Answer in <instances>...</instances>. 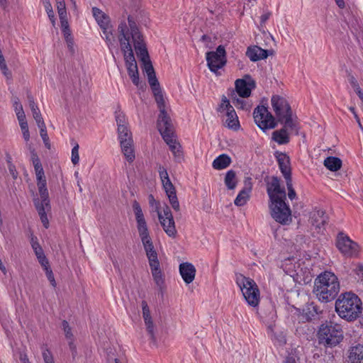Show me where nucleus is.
<instances>
[{
	"instance_id": "1",
	"label": "nucleus",
	"mask_w": 363,
	"mask_h": 363,
	"mask_svg": "<svg viewBox=\"0 0 363 363\" xmlns=\"http://www.w3.org/2000/svg\"><path fill=\"white\" fill-rule=\"evenodd\" d=\"M118 39L121 50L124 55V60L128 74L132 82L138 87L140 86L138 65L134 56L135 33H140L134 18L128 16L127 21H121L118 27Z\"/></svg>"
},
{
	"instance_id": "2",
	"label": "nucleus",
	"mask_w": 363,
	"mask_h": 363,
	"mask_svg": "<svg viewBox=\"0 0 363 363\" xmlns=\"http://www.w3.org/2000/svg\"><path fill=\"white\" fill-rule=\"evenodd\" d=\"M132 206L135 217L138 232L148 259L153 280L156 285L161 289L164 283V274L160 269L157 253L155 250L152 238L150 235L144 213L140 203L137 201L133 202Z\"/></svg>"
},
{
	"instance_id": "3",
	"label": "nucleus",
	"mask_w": 363,
	"mask_h": 363,
	"mask_svg": "<svg viewBox=\"0 0 363 363\" xmlns=\"http://www.w3.org/2000/svg\"><path fill=\"white\" fill-rule=\"evenodd\" d=\"M340 285L337 277L330 271L320 273L315 279L313 294L322 303L334 300L340 292Z\"/></svg>"
},
{
	"instance_id": "4",
	"label": "nucleus",
	"mask_w": 363,
	"mask_h": 363,
	"mask_svg": "<svg viewBox=\"0 0 363 363\" xmlns=\"http://www.w3.org/2000/svg\"><path fill=\"white\" fill-rule=\"evenodd\" d=\"M335 309L340 318L347 322H352L362 313V303L356 294L345 292L341 294L336 299Z\"/></svg>"
},
{
	"instance_id": "5",
	"label": "nucleus",
	"mask_w": 363,
	"mask_h": 363,
	"mask_svg": "<svg viewBox=\"0 0 363 363\" xmlns=\"http://www.w3.org/2000/svg\"><path fill=\"white\" fill-rule=\"evenodd\" d=\"M272 109L279 121L286 127H289L291 131L298 132L297 118L294 116L287 100L279 95H273L271 99Z\"/></svg>"
},
{
	"instance_id": "6",
	"label": "nucleus",
	"mask_w": 363,
	"mask_h": 363,
	"mask_svg": "<svg viewBox=\"0 0 363 363\" xmlns=\"http://www.w3.org/2000/svg\"><path fill=\"white\" fill-rule=\"evenodd\" d=\"M317 335L319 343L328 347H335L343 340L341 325L332 322L322 324Z\"/></svg>"
},
{
	"instance_id": "7",
	"label": "nucleus",
	"mask_w": 363,
	"mask_h": 363,
	"mask_svg": "<svg viewBox=\"0 0 363 363\" xmlns=\"http://www.w3.org/2000/svg\"><path fill=\"white\" fill-rule=\"evenodd\" d=\"M236 283L247 304L257 307L260 301V292L256 282L249 277L239 275L236 277Z\"/></svg>"
},
{
	"instance_id": "8",
	"label": "nucleus",
	"mask_w": 363,
	"mask_h": 363,
	"mask_svg": "<svg viewBox=\"0 0 363 363\" xmlns=\"http://www.w3.org/2000/svg\"><path fill=\"white\" fill-rule=\"evenodd\" d=\"M286 199L269 201V210L272 218L281 225H289L291 220V211L285 202Z\"/></svg>"
},
{
	"instance_id": "9",
	"label": "nucleus",
	"mask_w": 363,
	"mask_h": 363,
	"mask_svg": "<svg viewBox=\"0 0 363 363\" xmlns=\"http://www.w3.org/2000/svg\"><path fill=\"white\" fill-rule=\"evenodd\" d=\"M336 247L340 252L347 258H357L360 255L361 247L348 235L340 232L336 238Z\"/></svg>"
},
{
	"instance_id": "10",
	"label": "nucleus",
	"mask_w": 363,
	"mask_h": 363,
	"mask_svg": "<svg viewBox=\"0 0 363 363\" xmlns=\"http://www.w3.org/2000/svg\"><path fill=\"white\" fill-rule=\"evenodd\" d=\"M92 13L97 24L102 30V38L106 40L108 46L111 47L113 45L115 40L110 17L96 7L92 8Z\"/></svg>"
},
{
	"instance_id": "11",
	"label": "nucleus",
	"mask_w": 363,
	"mask_h": 363,
	"mask_svg": "<svg viewBox=\"0 0 363 363\" xmlns=\"http://www.w3.org/2000/svg\"><path fill=\"white\" fill-rule=\"evenodd\" d=\"M134 34V49L143 64V70L147 77L153 75L155 72L150 60L143 35L141 32L135 33Z\"/></svg>"
},
{
	"instance_id": "12",
	"label": "nucleus",
	"mask_w": 363,
	"mask_h": 363,
	"mask_svg": "<svg viewBox=\"0 0 363 363\" xmlns=\"http://www.w3.org/2000/svg\"><path fill=\"white\" fill-rule=\"evenodd\" d=\"M218 111L225 117L224 125L229 129L238 130L240 128L238 116L226 96H223Z\"/></svg>"
},
{
	"instance_id": "13",
	"label": "nucleus",
	"mask_w": 363,
	"mask_h": 363,
	"mask_svg": "<svg viewBox=\"0 0 363 363\" xmlns=\"http://www.w3.org/2000/svg\"><path fill=\"white\" fill-rule=\"evenodd\" d=\"M165 120L166 119L162 120L159 123L158 130L164 140L169 145L174 157L179 160L182 157L181 146L176 141L175 136L172 132L171 123H167Z\"/></svg>"
},
{
	"instance_id": "14",
	"label": "nucleus",
	"mask_w": 363,
	"mask_h": 363,
	"mask_svg": "<svg viewBox=\"0 0 363 363\" xmlns=\"http://www.w3.org/2000/svg\"><path fill=\"white\" fill-rule=\"evenodd\" d=\"M253 116L255 123L263 131L273 129L277 125L274 116L265 105L257 106L254 110Z\"/></svg>"
},
{
	"instance_id": "15",
	"label": "nucleus",
	"mask_w": 363,
	"mask_h": 363,
	"mask_svg": "<svg viewBox=\"0 0 363 363\" xmlns=\"http://www.w3.org/2000/svg\"><path fill=\"white\" fill-rule=\"evenodd\" d=\"M158 172L162 187L169 199L172 207L177 211H179V203L177 196L176 189L169 177L167 169L162 166H160Z\"/></svg>"
},
{
	"instance_id": "16",
	"label": "nucleus",
	"mask_w": 363,
	"mask_h": 363,
	"mask_svg": "<svg viewBox=\"0 0 363 363\" xmlns=\"http://www.w3.org/2000/svg\"><path fill=\"white\" fill-rule=\"evenodd\" d=\"M206 59L209 69L212 72L217 73L226 64V52L224 46L219 45L216 51L208 52Z\"/></svg>"
},
{
	"instance_id": "17",
	"label": "nucleus",
	"mask_w": 363,
	"mask_h": 363,
	"mask_svg": "<svg viewBox=\"0 0 363 363\" xmlns=\"http://www.w3.org/2000/svg\"><path fill=\"white\" fill-rule=\"evenodd\" d=\"M40 199H35L34 204L39 214L40 218L43 226L48 228L49 226V220L47 213L51 209L48 191L47 188L38 189Z\"/></svg>"
},
{
	"instance_id": "18",
	"label": "nucleus",
	"mask_w": 363,
	"mask_h": 363,
	"mask_svg": "<svg viewBox=\"0 0 363 363\" xmlns=\"http://www.w3.org/2000/svg\"><path fill=\"white\" fill-rule=\"evenodd\" d=\"M157 216L166 234L171 238H174L177 235V230L174 218L169 206L164 205L162 211L159 213Z\"/></svg>"
},
{
	"instance_id": "19",
	"label": "nucleus",
	"mask_w": 363,
	"mask_h": 363,
	"mask_svg": "<svg viewBox=\"0 0 363 363\" xmlns=\"http://www.w3.org/2000/svg\"><path fill=\"white\" fill-rule=\"evenodd\" d=\"M267 191L269 197V201L286 199L285 189L281 186L280 179L277 177H272L267 182Z\"/></svg>"
},
{
	"instance_id": "20",
	"label": "nucleus",
	"mask_w": 363,
	"mask_h": 363,
	"mask_svg": "<svg viewBox=\"0 0 363 363\" xmlns=\"http://www.w3.org/2000/svg\"><path fill=\"white\" fill-rule=\"evenodd\" d=\"M255 83L249 76H246L244 79H238L235 81V89L240 97H249L252 90L255 89Z\"/></svg>"
},
{
	"instance_id": "21",
	"label": "nucleus",
	"mask_w": 363,
	"mask_h": 363,
	"mask_svg": "<svg viewBox=\"0 0 363 363\" xmlns=\"http://www.w3.org/2000/svg\"><path fill=\"white\" fill-rule=\"evenodd\" d=\"M274 156L279 164V169L284 179L291 178V169L290 166L289 157L284 152L277 151Z\"/></svg>"
},
{
	"instance_id": "22",
	"label": "nucleus",
	"mask_w": 363,
	"mask_h": 363,
	"mask_svg": "<svg viewBox=\"0 0 363 363\" xmlns=\"http://www.w3.org/2000/svg\"><path fill=\"white\" fill-rule=\"evenodd\" d=\"M252 191V183L251 178L247 177L245 180V186L238 193L236 196L234 203L237 206H242L247 203L250 197V193Z\"/></svg>"
},
{
	"instance_id": "23",
	"label": "nucleus",
	"mask_w": 363,
	"mask_h": 363,
	"mask_svg": "<svg viewBox=\"0 0 363 363\" xmlns=\"http://www.w3.org/2000/svg\"><path fill=\"white\" fill-rule=\"evenodd\" d=\"M179 273L184 281L189 284L194 280L196 268L189 262H183L179 264Z\"/></svg>"
},
{
	"instance_id": "24",
	"label": "nucleus",
	"mask_w": 363,
	"mask_h": 363,
	"mask_svg": "<svg viewBox=\"0 0 363 363\" xmlns=\"http://www.w3.org/2000/svg\"><path fill=\"white\" fill-rule=\"evenodd\" d=\"M153 94L157 102L158 108L160 109V111L157 121V126H159V123L161 122L162 120L163 121L166 119L165 121H167V123H171L170 119L165 111L164 99L162 90H156L153 92Z\"/></svg>"
},
{
	"instance_id": "25",
	"label": "nucleus",
	"mask_w": 363,
	"mask_h": 363,
	"mask_svg": "<svg viewBox=\"0 0 363 363\" xmlns=\"http://www.w3.org/2000/svg\"><path fill=\"white\" fill-rule=\"evenodd\" d=\"M283 125L284 127L272 133V140L279 145H286L289 143L290 137L288 130L297 134L295 131H291L289 127H286L284 125Z\"/></svg>"
},
{
	"instance_id": "26",
	"label": "nucleus",
	"mask_w": 363,
	"mask_h": 363,
	"mask_svg": "<svg viewBox=\"0 0 363 363\" xmlns=\"http://www.w3.org/2000/svg\"><path fill=\"white\" fill-rule=\"evenodd\" d=\"M246 55L252 62H257L266 59L268 56L267 50L258 46L249 47L246 52Z\"/></svg>"
},
{
	"instance_id": "27",
	"label": "nucleus",
	"mask_w": 363,
	"mask_h": 363,
	"mask_svg": "<svg viewBox=\"0 0 363 363\" xmlns=\"http://www.w3.org/2000/svg\"><path fill=\"white\" fill-rule=\"evenodd\" d=\"M327 216L322 210H314L311 215V223L316 228L320 229L326 223Z\"/></svg>"
},
{
	"instance_id": "28",
	"label": "nucleus",
	"mask_w": 363,
	"mask_h": 363,
	"mask_svg": "<svg viewBox=\"0 0 363 363\" xmlns=\"http://www.w3.org/2000/svg\"><path fill=\"white\" fill-rule=\"evenodd\" d=\"M120 145L125 160L130 163L133 162L135 158L133 141H123Z\"/></svg>"
},
{
	"instance_id": "29",
	"label": "nucleus",
	"mask_w": 363,
	"mask_h": 363,
	"mask_svg": "<svg viewBox=\"0 0 363 363\" xmlns=\"http://www.w3.org/2000/svg\"><path fill=\"white\" fill-rule=\"evenodd\" d=\"M31 160L35 169V172L36 175V181H43L46 180L45 177V173L43 168L42 167L41 162L40 161V159L38 158L37 154L33 151L31 152Z\"/></svg>"
},
{
	"instance_id": "30",
	"label": "nucleus",
	"mask_w": 363,
	"mask_h": 363,
	"mask_svg": "<svg viewBox=\"0 0 363 363\" xmlns=\"http://www.w3.org/2000/svg\"><path fill=\"white\" fill-rule=\"evenodd\" d=\"M350 363H363V345L352 347L348 356Z\"/></svg>"
},
{
	"instance_id": "31",
	"label": "nucleus",
	"mask_w": 363,
	"mask_h": 363,
	"mask_svg": "<svg viewBox=\"0 0 363 363\" xmlns=\"http://www.w3.org/2000/svg\"><path fill=\"white\" fill-rule=\"evenodd\" d=\"M230 163V157L226 154H222L213 161L212 167L215 169L220 170L227 168Z\"/></svg>"
},
{
	"instance_id": "32",
	"label": "nucleus",
	"mask_w": 363,
	"mask_h": 363,
	"mask_svg": "<svg viewBox=\"0 0 363 363\" xmlns=\"http://www.w3.org/2000/svg\"><path fill=\"white\" fill-rule=\"evenodd\" d=\"M323 164L329 170L336 172L341 168L342 160L338 157L330 156L325 159Z\"/></svg>"
},
{
	"instance_id": "33",
	"label": "nucleus",
	"mask_w": 363,
	"mask_h": 363,
	"mask_svg": "<svg viewBox=\"0 0 363 363\" xmlns=\"http://www.w3.org/2000/svg\"><path fill=\"white\" fill-rule=\"evenodd\" d=\"M118 140L121 144L123 141L131 142L133 140L132 133L128 126H121L117 128Z\"/></svg>"
},
{
	"instance_id": "34",
	"label": "nucleus",
	"mask_w": 363,
	"mask_h": 363,
	"mask_svg": "<svg viewBox=\"0 0 363 363\" xmlns=\"http://www.w3.org/2000/svg\"><path fill=\"white\" fill-rule=\"evenodd\" d=\"M225 184L228 189L233 190L238 184L235 172L230 169L228 170L225 177Z\"/></svg>"
},
{
	"instance_id": "35",
	"label": "nucleus",
	"mask_w": 363,
	"mask_h": 363,
	"mask_svg": "<svg viewBox=\"0 0 363 363\" xmlns=\"http://www.w3.org/2000/svg\"><path fill=\"white\" fill-rule=\"evenodd\" d=\"M29 106L31 109L33 116L37 124L44 123L43 118L41 116L40 111L38 107V105L35 103L32 96H28Z\"/></svg>"
},
{
	"instance_id": "36",
	"label": "nucleus",
	"mask_w": 363,
	"mask_h": 363,
	"mask_svg": "<svg viewBox=\"0 0 363 363\" xmlns=\"http://www.w3.org/2000/svg\"><path fill=\"white\" fill-rule=\"evenodd\" d=\"M60 20L62 31L65 36V38L68 45L71 46L72 44V38L71 37V32H70V30L69 28V23L67 21V18L65 17L63 18H60Z\"/></svg>"
},
{
	"instance_id": "37",
	"label": "nucleus",
	"mask_w": 363,
	"mask_h": 363,
	"mask_svg": "<svg viewBox=\"0 0 363 363\" xmlns=\"http://www.w3.org/2000/svg\"><path fill=\"white\" fill-rule=\"evenodd\" d=\"M62 327H63V329H64L66 337L68 340H70L69 342L70 350L73 352H76V347H75L74 345L72 342V337H73V335H72V333H71V328H70V327L69 325L68 322L66 321V320H64L62 322Z\"/></svg>"
},
{
	"instance_id": "38",
	"label": "nucleus",
	"mask_w": 363,
	"mask_h": 363,
	"mask_svg": "<svg viewBox=\"0 0 363 363\" xmlns=\"http://www.w3.org/2000/svg\"><path fill=\"white\" fill-rule=\"evenodd\" d=\"M73 147L71 152V160L73 164L76 165L79 162V146L77 143L74 142L72 143Z\"/></svg>"
},
{
	"instance_id": "39",
	"label": "nucleus",
	"mask_w": 363,
	"mask_h": 363,
	"mask_svg": "<svg viewBox=\"0 0 363 363\" xmlns=\"http://www.w3.org/2000/svg\"><path fill=\"white\" fill-rule=\"evenodd\" d=\"M148 201L152 211L156 212L157 214L162 211V209L160 208V202L155 200L152 194L148 196Z\"/></svg>"
},
{
	"instance_id": "40",
	"label": "nucleus",
	"mask_w": 363,
	"mask_h": 363,
	"mask_svg": "<svg viewBox=\"0 0 363 363\" xmlns=\"http://www.w3.org/2000/svg\"><path fill=\"white\" fill-rule=\"evenodd\" d=\"M116 121L118 128L121 126H128L125 114L120 110L116 111L115 112Z\"/></svg>"
},
{
	"instance_id": "41",
	"label": "nucleus",
	"mask_w": 363,
	"mask_h": 363,
	"mask_svg": "<svg viewBox=\"0 0 363 363\" xmlns=\"http://www.w3.org/2000/svg\"><path fill=\"white\" fill-rule=\"evenodd\" d=\"M286 184L288 189V196L292 201L296 198V194L293 188L292 179H286Z\"/></svg>"
},
{
	"instance_id": "42",
	"label": "nucleus",
	"mask_w": 363,
	"mask_h": 363,
	"mask_svg": "<svg viewBox=\"0 0 363 363\" xmlns=\"http://www.w3.org/2000/svg\"><path fill=\"white\" fill-rule=\"evenodd\" d=\"M147 79L152 92H154L156 90L157 91L161 89L155 74L151 76H148Z\"/></svg>"
},
{
	"instance_id": "43",
	"label": "nucleus",
	"mask_w": 363,
	"mask_h": 363,
	"mask_svg": "<svg viewBox=\"0 0 363 363\" xmlns=\"http://www.w3.org/2000/svg\"><path fill=\"white\" fill-rule=\"evenodd\" d=\"M37 125H38V128H40V136H41L43 142L45 143V145H48L49 138H48V135L47 133V130H46V126H45V123H41L37 124Z\"/></svg>"
},
{
	"instance_id": "44",
	"label": "nucleus",
	"mask_w": 363,
	"mask_h": 363,
	"mask_svg": "<svg viewBox=\"0 0 363 363\" xmlns=\"http://www.w3.org/2000/svg\"><path fill=\"white\" fill-rule=\"evenodd\" d=\"M42 354L45 363H54V359L51 352L45 347L42 348Z\"/></svg>"
},
{
	"instance_id": "45",
	"label": "nucleus",
	"mask_w": 363,
	"mask_h": 363,
	"mask_svg": "<svg viewBox=\"0 0 363 363\" xmlns=\"http://www.w3.org/2000/svg\"><path fill=\"white\" fill-rule=\"evenodd\" d=\"M56 6L59 18H63L65 17H67L65 2H57V4H56Z\"/></svg>"
},
{
	"instance_id": "46",
	"label": "nucleus",
	"mask_w": 363,
	"mask_h": 363,
	"mask_svg": "<svg viewBox=\"0 0 363 363\" xmlns=\"http://www.w3.org/2000/svg\"><path fill=\"white\" fill-rule=\"evenodd\" d=\"M145 325L146 326V329L151 338H154L155 336V330H154V323L152 318L144 320Z\"/></svg>"
},
{
	"instance_id": "47",
	"label": "nucleus",
	"mask_w": 363,
	"mask_h": 363,
	"mask_svg": "<svg viewBox=\"0 0 363 363\" xmlns=\"http://www.w3.org/2000/svg\"><path fill=\"white\" fill-rule=\"evenodd\" d=\"M44 7H45V10L48 14V16L50 21H51L52 26H55V23H56V19L55 17V13H54L52 5L51 4L46 5V6H44Z\"/></svg>"
},
{
	"instance_id": "48",
	"label": "nucleus",
	"mask_w": 363,
	"mask_h": 363,
	"mask_svg": "<svg viewBox=\"0 0 363 363\" xmlns=\"http://www.w3.org/2000/svg\"><path fill=\"white\" fill-rule=\"evenodd\" d=\"M142 311H143V317L144 320L151 319L152 316L150 314V311L149 306L145 301H143L141 303Z\"/></svg>"
},
{
	"instance_id": "49",
	"label": "nucleus",
	"mask_w": 363,
	"mask_h": 363,
	"mask_svg": "<svg viewBox=\"0 0 363 363\" xmlns=\"http://www.w3.org/2000/svg\"><path fill=\"white\" fill-rule=\"evenodd\" d=\"M44 270L45 271L46 276L48 277V279L50 282L52 286H56V282L55 280L54 274L52 273V269H50V266L44 268Z\"/></svg>"
},
{
	"instance_id": "50",
	"label": "nucleus",
	"mask_w": 363,
	"mask_h": 363,
	"mask_svg": "<svg viewBox=\"0 0 363 363\" xmlns=\"http://www.w3.org/2000/svg\"><path fill=\"white\" fill-rule=\"evenodd\" d=\"M354 273L363 280V264L357 263L354 269Z\"/></svg>"
},
{
	"instance_id": "51",
	"label": "nucleus",
	"mask_w": 363,
	"mask_h": 363,
	"mask_svg": "<svg viewBox=\"0 0 363 363\" xmlns=\"http://www.w3.org/2000/svg\"><path fill=\"white\" fill-rule=\"evenodd\" d=\"M18 121L19 125H20L22 131L28 130V123L26 119V116L18 118Z\"/></svg>"
},
{
	"instance_id": "52",
	"label": "nucleus",
	"mask_w": 363,
	"mask_h": 363,
	"mask_svg": "<svg viewBox=\"0 0 363 363\" xmlns=\"http://www.w3.org/2000/svg\"><path fill=\"white\" fill-rule=\"evenodd\" d=\"M38 262H40V264H41V266L44 268L50 266L49 265V262L48 260V259L46 258L45 254L42 255L40 257H37Z\"/></svg>"
},
{
	"instance_id": "53",
	"label": "nucleus",
	"mask_w": 363,
	"mask_h": 363,
	"mask_svg": "<svg viewBox=\"0 0 363 363\" xmlns=\"http://www.w3.org/2000/svg\"><path fill=\"white\" fill-rule=\"evenodd\" d=\"M14 111L16 112L17 118L26 116L22 105L18 106V107H15Z\"/></svg>"
},
{
	"instance_id": "54",
	"label": "nucleus",
	"mask_w": 363,
	"mask_h": 363,
	"mask_svg": "<svg viewBox=\"0 0 363 363\" xmlns=\"http://www.w3.org/2000/svg\"><path fill=\"white\" fill-rule=\"evenodd\" d=\"M9 172L11 174L12 177L14 179H16L18 177V172L15 168V166L11 164L9 166Z\"/></svg>"
},
{
	"instance_id": "55",
	"label": "nucleus",
	"mask_w": 363,
	"mask_h": 363,
	"mask_svg": "<svg viewBox=\"0 0 363 363\" xmlns=\"http://www.w3.org/2000/svg\"><path fill=\"white\" fill-rule=\"evenodd\" d=\"M30 244L33 250L40 248V245L38 242L37 238H32Z\"/></svg>"
},
{
	"instance_id": "56",
	"label": "nucleus",
	"mask_w": 363,
	"mask_h": 363,
	"mask_svg": "<svg viewBox=\"0 0 363 363\" xmlns=\"http://www.w3.org/2000/svg\"><path fill=\"white\" fill-rule=\"evenodd\" d=\"M350 82L351 86L354 89V91L357 90V88H360L358 84L357 81L353 77H352L350 79Z\"/></svg>"
},
{
	"instance_id": "57",
	"label": "nucleus",
	"mask_w": 363,
	"mask_h": 363,
	"mask_svg": "<svg viewBox=\"0 0 363 363\" xmlns=\"http://www.w3.org/2000/svg\"><path fill=\"white\" fill-rule=\"evenodd\" d=\"M6 67V61L4 60L2 52H0V69H5Z\"/></svg>"
},
{
	"instance_id": "58",
	"label": "nucleus",
	"mask_w": 363,
	"mask_h": 363,
	"mask_svg": "<svg viewBox=\"0 0 363 363\" xmlns=\"http://www.w3.org/2000/svg\"><path fill=\"white\" fill-rule=\"evenodd\" d=\"M289 262H291V259H285L283 263V267H284V270H286V273H290L291 271H292V269L290 267H287Z\"/></svg>"
},
{
	"instance_id": "59",
	"label": "nucleus",
	"mask_w": 363,
	"mask_h": 363,
	"mask_svg": "<svg viewBox=\"0 0 363 363\" xmlns=\"http://www.w3.org/2000/svg\"><path fill=\"white\" fill-rule=\"evenodd\" d=\"M37 186H38V189L47 188V182H46V180L37 182Z\"/></svg>"
},
{
	"instance_id": "60",
	"label": "nucleus",
	"mask_w": 363,
	"mask_h": 363,
	"mask_svg": "<svg viewBox=\"0 0 363 363\" xmlns=\"http://www.w3.org/2000/svg\"><path fill=\"white\" fill-rule=\"evenodd\" d=\"M22 133H23V137L24 138V140L28 142L30 139V133H29V130H23L22 131Z\"/></svg>"
},
{
	"instance_id": "61",
	"label": "nucleus",
	"mask_w": 363,
	"mask_h": 363,
	"mask_svg": "<svg viewBox=\"0 0 363 363\" xmlns=\"http://www.w3.org/2000/svg\"><path fill=\"white\" fill-rule=\"evenodd\" d=\"M355 92L361 99L362 102L363 103V91L361 89V88H357Z\"/></svg>"
},
{
	"instance_id": "62",
	"label": "nucleus",
	"mask_w": 363,
	"mask_h": 363,
	"mask_svg": "<svg viewBox=\"0 0 363 363\" xmlns=\"http://www.w3.org/2000/svg\"><path fill=\"white\" fill-rule=\"evenodd\" d=\"M284 363H296V359L292 356H289L286 358Z\"/></svg>"
},
{
	"instance_id": "63",
	"label": "nucleus",
	"mask_w": 363,
	"mask_h": 363,
	"mask_svg": "<svg viewBox=\"0 0 363 363\" xmlns=\"http://www.w3.org/2000/svg\"><path fill=\"white\" fill-rule=\"evenodd\" d=\"M20 359L22 363H30L26 354H21Z\"/></svg>"
},
{
	"instance_id": "64",
	"label": "nucleus",
	"mask_w": 363,
	"mask_h": 363,
	"mask_svg": "<svg viewBox=\"0 0 363 363\" xmlns=\"http://www.w3.org/2000/svg\"><path fill=\"white\" fill-rule=\"evenodd\" d=\"M20 359L22 363H30L26 354H21Z\"/></svg>"
}]
</instances>
